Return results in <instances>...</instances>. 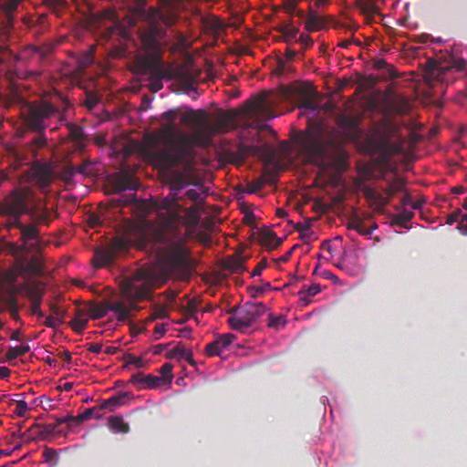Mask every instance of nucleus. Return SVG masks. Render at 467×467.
I'll list each match as a JSON object with an SVG mask.
<instances>
[{"instance_id": "nucleus-41", "label": "nucleus", "mask_w": 467, "mask_h": 467, "mask_svg": "<svg viewBox=\"0 0 467 467\" xmlns=\"http://www.w3.org/2000/svg\"><path fill=\"white\" fill-rule=\"evenodd\" d=\"M235 339V336L234 334H231V333H226V334H223L221 336H219L215 340H216V344H218L221 348V349L223 348H226L228 346H230L234 340Z\"/></svg>"}, {"instance_id": "nucleus-22", "label": "nucleus", "mask_w": 467, "mask_h": 467, "mask_svg": "<svg viewBox=\"0 0 467 467\" xmlns=\"http://www.w3.org/2000/svg\"><path fill=\"white\" fill-rule=\"evenodd\" d=\"M389 106L397 114H406L410 109V105L408 99L402 96H392L389 100Z\"/></svg>"}, {"instance_id": "nucleus-56", "label": "nucleus", "mask_w": 467, "mask_h": 467, "mask_svg": "<svg viewBox=\"0 0 467 467\" xmlns=\"http://www.w3.org/2000/svg\"><path fill=\"white\" fill-rule=\"evenodd\" d=\"M401 198V204L403 206L410 205L413 209H419L420 207V202H412L411 196L405 191Z\"/></svg>"}, {"instance_id": "nucleus-25", "label": "nucleus", "mask_w": 467, "mask_h": 467, "mask_svg": "<svg viewBox=\"0 0 467 467\" xmlns=\"http://www.w3.org/2000/svg\"><path fill=\"white\" fill-rule=\"evenodd\" d=\"M357 5L361 13L368 18H372L376 15H379V7L373 0H357Z\"/></svg>"}, {"instance_id": "nucleus-46", "label": "nucleus", "mask_w": 467, "mask_h": 467, "mask_svg": "<svg viewBox=\"0 0 467 467\" xmlns=\"http://www.w3.org/2000/svg\"><path fill=\"white\" fill-rule=\"evenodd\" d=\"M285 323H286V321H285V317L282 316H274V315L269 316L268 326L270 327L279 328L281 327H284L285 325Z\"/></svg>"}, {"instance_id": "nucleus-32", "label": "nucleus", "mask_w": 467, "mask_h": 467, "mask_svg": "<svg viewBox=\"0 0 467 467\" xmlns=\"http://www.w3.org/2000/svg\"><path fill=\"white\" fill-rule=\"evenodd\" d=\"M30 347L28 345H23L19 347H10L5 353V359L11 361L20 356L29 352Z\"/></svg>"}, {"instance_id": "nucleus-6", "label": "nucleus", "mask_w": 467, "mask_h": 467, "mask_svg": "<svg viewBox=\"0 0 467 467\" xmlns=\"http://www.w3.org/2000/svg\"><path fill=\"white\" fill-rule=\"evenodd\" d=\"M235 118L236 113L234 111H220L215 122L210 124L205 110L190 109L182 115V121L194 127L192 134V144L208 147L212 144L213 137L215 134L234 128Z\"/></svg>"}, {"instance_id": "nucleus-53", "label": "nucleus", "mask_w": 467, "mask_h": 467, "mask_svg": "<svg viewBox=\"0 0 467 467\" xmlns=\"http://www.w3.org/2000/svg\"><path fill=\"white\" fill-rule=\"evenodd\" d=\"M265 184V180L263 178H259L258 180L249 182L247 184V192L249 193H254L259 191Z\"/></svg>"}, {"instance_id": "nucleus-17", "label": "nucleus", "mask_w": 467, "mask_h": 467, "mask_svg": "<svg viewBox=\"0 0 467 467\" xmlns=\"http://www.w3.org/2000/svg\"><path fill=\"white\" fill-rule=\"evenodd\" d=\"M58 427L59 425L57 424L56 419L54 423H35L30 427V429L27 431L22 434V437L32 440H45L50 436H53L55 433L59 432V431L57 430Z\"/></svg>"}, {"instance_id": "nucleus-64", "label": "nucleus", "mask_w": 467, "mask_h": 467, "mask_svg": "<svg viewBox=\"0 0 467 467\" xmlns=\"http://www.w3.org/2000/svg\"><path fill=\"white\" fill-rule=\"evenodd\" d=\"M61 323V320L56 319L53 317H47L44 322V324L47 327L56 328L59 324Z\"/></svg>"}, {"instance_id": "nucleus-57", "label": "nucleus", "mask_w": 467, "mask_h": 467, "mask_svg": "<svg viewBox=\"0 0 467 467\" xmlns=\"http://www.w3.org/2000/svg\"><path fill=\"white\" fill-rule=\"evenodd\" d=\"M69 134L73 139L79 140L82 139L83 130L80 127L70 124L69 125Z\"/></svg>"}, {"instance_id": "nucleus-30", "label": "nucleus", "mask_w": 467, "mask_h": 467, "mask_svg": "<svg viewBox=\"0 0 467 467\" xmlns=\"http://www.w3.org/2000/svg\"><path fill=\"white\" fill-rule=\"evenodd\" d=\"M374 68L377 70H385L386 76L391 79L398 77L396 69L393 66L388 64L385 59L379 58L374 61Z\"/></svg>"}, {"instance_id": "nucleus-24", "label": "nucleus", "mask_w": 467, "mask_h": 467, "mask_svg": "<svg viewBox=\"0 0 467 467\" xmlns=\"http://www.w3.org/2000/svg\"><path fill=\"white\" fill-rule=\"evenodd\" d=\"M108 426L114 433H128L130 426L124 421L121 416H111L109 418Z\"/></svg>"}, {"instance_id": "nucleus-18", "label": "nucleus", "mask_w": 467, "mask_h": 467, "mask_svg": "<svg viewBox=\"0 0 467 467\" xmlns=\"http://www.w3.org/2000/svg\"><path fill=\"white\" fill-rule=\"evenodd\" d=\"M18 274H35L41 275L43 272V263L38 256L31 257L28 262L19 258L16 264Z\"/></svg>"}, {"instance_id": "nucleus-51", "label": "nucleus", "mask_w": 467, "mask_h": 467, "mask_svg": "<svg viewBox=\"0 0 467 467\" xmlns=\"http://www.w3.org/2000/svg\"><path fill=\"white\" fill-rule=\"evenodd\" d=\"M47 144V140L44 136H38L31 141L30 147L33 154L35 155L36 150L43 148Z\"/></svg>"}, {"instance_id": "nucleus-40", "label": "nucleus", "mask_w": 467, "mask_h": 467, "mask_svg": "<svg viewBox=\"0 0 467 467\" xmlns=\"http://www.w3.org/2000/svg\"><path fill=\"white\" fill-rule=\"evenodd\" d=\"M322 26V19L316 14L311 13L306 18V28L308 30H317Z\"/></svg>"}, {"instance_id": "nucleus-34", "label": "nucleus", "mask_w": 467, "mask_h": 467, "mask_svg": "<svg viewBox=\"0 0 467 467\" xmlns=\"http://www.w3.org/2000/svg\"><path fill=\"white\" fill-rule=\"evenodd\" d=\"M127 393H119L103 401L101 408H115L123 404L127 399Z\"/></svg>"}, {"instance_id": "nucleus-54", "label": "nucleus", "mask_w": 467, "mask_h": 467, "mask_svg": "<svg viewBox=\"0 0 467 467\" xmlns=\"http://www.w3.org/2000/svg\"><path fill=\"white\" fill-rule=\"evenodd\" d=\"M16 408L15 410V413L18 417H24L26 412L29 410L26 401L24 400H15Z\"/></svg>"}, {"instance_id": "nucleus-59", "label": "nucleus", "mask_w": 467, "mask_h": 467, "mask_svg": "<svg viewBox=\"0 0 467 467\" xmlns=\"http://www.w3.org/2000/svg\"><path fill=\"white\" fill-rule=\"evenodd\" d=\"M31 302V308L30 312L32 315L37 316L38 317H43L44 314L40 309V305L42 300H36V301H30Z\"/></svg>"}, {"instance_id": "nucleus-9", "label": "nucleus", "mask_w": 467, "mask_h": 467, "mask_svg": "<svg viewBox=\"0 0 467 467\" xmlns=\"http://www.w3.org/2000/svg\"><path fill=\"white\" fill-rule=\"evenodd\" d=\"M265 306L261 302H246L241 308L230 310L232 316L228 324L234 330L243 331L255 322L265 312Z\"/></svg>"}, {"instance_id": "nucleus-50", "label": "nucleus", "mask_w": 467, "mask_h": 467, "mask_svg": "<svg viewBox=\"0 0 467 467\" xmlns=\"http://www.w3.org/2000/svg\"><path fill=\"white\" fill-rule=\"evenodd\" d=\"M271 287L270 283H265L262 286H251L248 288V293L253 298H256L259 295L263 294L266 289Z\"/></svg>"}, {"instance_id": "nucleus-35", "label": "nucleus", "mask_w": 467, "mask_h": 467, "mask_svg": "<svg viewBox=\"0 0 467 467\" xmlns=\"http://www.w3.org/2000/svg\"><path fill=\"white\" fill-rule=\"evenodd\" d=\"M237 152L241 159H245L248 155L259 154L261 152V147L242 143L238 146Z\"/></svg>"}, {"instance_id": "nucleus-49", "label": "nucleus", "mask_w": 467, "mask_h": 467, "mask_svg": "<svg viewBox=\"0 0 467 467\" xmlns=\"http://www.w3.org/2000/svg\"><path fill=\"white\" fill-rule=\"evenodd\" d=\"M144 389H155L160 384V378L153 375H145Z\"/></svg>"}, {"instance_id": "nucleus-62", "label": "nucleus", "mask_w": 467, "mask_h": 467, "mask_svg": "<svg viewBox=\"0 0 467 467\" xmlns=\"http://www.w3.org/2000/svg\"><path fill=\"white\" fill-rule=\"evenodd\" d=\"M43 456L46 462H52L57 460V451L54 449L46 448L43 451Z\"/></svg>"}, {"instance_id": "nucleus-23", "label": "nucleus", "mask_w": 467, "mask_h": 467, "mask_svg": "<svg viewBox=\"0 0 467 467\" xmlns=\"http://www.w3.org/2000/svg\"><path fill=\"white\" fill-rule=\"evenodd\" d=\"M376 228V224H374L370 229L365 228L363 220L358 215L351 217L348 222V229L355 230L358 234L365 236L370 235L373 230H375Z\"/></svg>"}, {"instance_id": "nucleus-13", "label": "nucleus", "mask_w": 467, "mask_h": 467, "mask_svg": "<svg viewBox=\"0 0 467 467\" xmlns=\"http://www.w3.org/2000/svg\"><path fill=\"white\" fill-rule=\"evenodd\" d=\"M373 143L375 148L381 152L383 165L386 167V169H391L392 171L395 170L394 168H391V165L389 161L391 156H405L407 154V142L403 140L398 142H391L383 139L379 141H374Z\"/></svg>"}, {"instance_id": "nucleus-36", "label": "nucleus", "mask_w": 467, "mask_h": 467, "mask_svg": "<svg viewBox=\"0 0 467 467\" xmlns=\"http://www.w3.org/2000/svg\"><path fill=\"white\" fill-rule=\"evenodd\" d=\"M26 214L30 215L33 221L32 224H36L37 227L42 223L48 224L49 223L48 215L46 212L38 213L36 210L29 208V213H26Z\"/></svg>"}, {"instance_id": "nucleus-11", "label": "nucleus", "mask_w": 467, "mask_h": 467, "mask_svg": "<svg viewBox=\"0 0 467 467\" xmlns=\"http://www.w3.org/2000/svg\"><path fill=\"white\" fill-rule=\"evenodd\" d=\"M29 191L26 189H16L0 202V214L16 218L29 213L28 207Z\"/></svg>"}, {"instance_id": "nucleus-58", "label": "nucleus", "mask_w": 467, "mask_h": 467, "mask_svg": "<svg viewBox=\"0 0 467 467\" xmlns=\"http://www.w3.org/2000/svg\"><path fill=\"white\" fill-rule=\"evenodd\" d=\"M145 375L143 373H137L130 379V382L136 385L139 389H144Z\"/></svg>"}, {"instance_id": "nucleus-10", "label": "nucleus", "mask_w": 467, "mask_h": 467, "mask_svg": "<svg viewBox=\"0 0 467 467\" xmlns=\"http://www.w3.org/2000/svg\"><path fill=\"white\" fill-rule=\"evenodd\" d=\"M26 110V125L32 130L40 134H42L46 129L45 120L57 114L59 115L57 108L46 101L30 103Z\"/></svg>"}, {"instance_id": "nucleus-45", "label": "nucleus", "mask_w": 467, "mask_h": 467, "mask_svg": "<svg viewBox=\"0 0 467 467\" xmlns=\"http://www.w3.org/2000/svg\"><path fill=\"white\" fill-rule=\"evenodd\" d=\"M78 67L83 70L93 63L92 51L84 53L78 59Z\"/></svg>"}, {"instance_id": "nucleus-15", "label": "nucleus", "mask_w": 467, "mask_h": 467, "mask_svg": "<svg viewBox=\"0 0 467 467\" xmlns=\"http://www.w3.org/2000/svg\"><path fill=\"white\" fill-rule=\"evenodd\" d=\"M359 119L354 116L339 114L336 122L340 130L344 139L348 140H357L360 137V130L358 128Z\"/></svg>"}, {"instance_id": "nucleus-43", "label": "nucleus", "mask_w": 467, "mask_h": 467, "mask_svg": "<svg viewBox=\"0 0 467 467\" xmlns=\"http://www.w3.org/2000/svg\"><path fill=\"white\" fill-rule=\"evenodd\" d=\"M90 162L85 161L81 165L72 166L70 168V173H79L85 176H88L91 174V171L89 170Z\"/></svg>"}, {"instance_id": "nucleus-12", "label": "nucleus", "mask_w": 467, "mask_h": 467, "mask_svg": "<svg viewBox=\"0 0 467 467\" xmlns=\"http://www.w3.org/2000/svg\"><path fill=\"white\" fill-rule=\"evenodd\" d=\"M453 69L460 72L465 71L467 69L466 60L462 58L455 59L450 65L431 63L430 71L425 76L426 81L430 84L433 82L448 83Z\"/></svg>"}, {"instance_id": "nucleus-7", "label": "nucleus", "mask_w": 467, "mask_h": 467, "mask_svg": "<svg viewBox=\"0 0 467 467\" xmlns=\"http://www.w3.org/2000/svg\"><path fill=\"white\" fill-rule=\"evenodd\" d=\"M6 227L11 229H17L20 232L21 244H12L11 250L14 253H22L26 250L37 251L40 249L41 236L39 229L36 224H25L21 222L20 218H9Z\"/></svg>"}, {"instance_id": "nucleus-37", "label": "nucleus", "mask_w": 467, "mask_h": 467, "mask_svg": "<svg viewBox=\"0 0 467 467\" xmlns=\"http://www.w3.org/2000/svg\"><path fill=\"white\" fill-rule=\"evenodd\" d=\"M311 223L312 219H306L305 222L296 224L295 229L301 234V238L303 240H307L310 237L312 234L310 231Z\"/></svg>"}, {"instance_id": "nucleus-4", "label": "nucleus", "mask_w": 467, "mask_h": 467, "mask_svg": "<svg viewBox=\"0 0 467 467\" xmlns=\"http://www.w3.org/2000/svg\"><path fill=\"white\" fill-rule=\"evenodd\" d=\"M306 160L325 170L328 165L341 169L346 158L340 149L337 133L327 129L322 122H309L305 134L294 137Z\"/></svg>"}, {"instance_id": "nucleus-28", "label": "nucleus", "mask_w": 467, "mask_h": 467, "mask_svg": "<svg viewBox=\"0 0 467 467\" xmlns=\"http://www.w3.org/2000/svg\"><path fill=\"white\" fill-rule=\"evenodd\" d=\"M186 185H188L186 177L181 172H176L171 182V192L167 197L171 199L175 193L178 194V192Z\"/></svg>"}, {"instance_id": "nucleus-26", "label": "nucleus", "mask_w": 467, "mask_h": 467, "mask_svg": "<svg viewBox=\"0 0 467 467\" xmlns=\"http://www.w3.org/2000/svg\"><path fill=\"white\" fill-rule=\"evenodd\" d=\"M170 358H178L186 360L191 365H195L191 351L186 349L182 345L176 346L169 355Z\"/></svg>"}, {"instance_id": "nucleus-38", "label": "nucleus", "mask_w": 467, "mask_h": 467, "mask_svg": "<svg viewBox=\"0 0 467 467\" xmlns=\"http://www.w3.org/2000/svg\"><path fill=\"white\" fill-rule=\"evenodd\" d=\"M413 217V213L408 210H403L393 218V222L400 226H406L407 223L410 222Z\"/></svg>"}, {"instance_id": "nucleus-42", "label": "nucleus", "mask_w": 467, "mask_h": 467, "mask_svg": "<svg viewBox=\"0 0 467 467\" xmlns=\"http://www.w3.org/2000/svg\"><path fill=\"white\" fill-rule=\"evenodd\" d=\"M179 77L183 84V86L187 88H193L195 84V77L191 75L188 72H185L184 70H181L179 72Z\"/></svg>"}, {"instance_id": "nucleus-60", "label": "nucleus", "mask_w": 467, "mask_h": 467, "mask_svg": "<svg viewBox=\"0 0 467 467\" xmlns=\"http://www.w3.org/2000/svg\"><path fill=\"white\" fill-rule=\"evenodd\" d=\"M252 110L259 114H265L267 111L265 100L263 99L257 100L253 106Z\"/></svg>"}, {"instance_id": "nucleus-19", "label": "nucleus", "mask_w": 467, "mask_h": 467, "mask_svg": "<svg viewBox=\"0 0 467 467\" xmlns=\"http://www.w3.org/2000/svg\"><path fill=\"white\" fill-rule=\"evenodd\" d=\"M117 202L119 206H127L132 203L134 205L135 213L140 218L146 217L150 212V205L145 201H138L134 193L123 196Z\"/></svg>"}, {"instance_id": "nucleus-1", "label": "nucleus", "mask_w": 467, "mask_h": 467, "mask_svg": "<svg viewBox=\"0 0 467 467\" xmlns=\"http://www.w3.org/2000/svg\"><path fill=\"white\" fill-rule=\"evenodd\" d=\"M186 196L194 202V204L190 208H184L179 203L181 199L177 196V193L171 199L166 197L161 201V209L162 211L160 216L163 229H154L151 236L147 223L127 222L123 225L122 231L113 237L108 244L96 250L95 266L102 267L111 265L118 254L127 253L133 244L144 248L151 240L162 244L166 243L164 230L173 232L180 224L192 226L198 224L202 210L201 194L196 190L191 189L186 192Z\"/></svg>"}, {"instance_id": "nucleus-2", "label": "nucleus", "mask_w": 467, "mask_h": 467, "mask_svg": "<svg viewBox=\"0 0 467 467\" xmlns=\"http://www.w3.org/2000/svg\"><path fill=\"white\" fill-rule=\"evenodd\" d=\"M176 110L162 113L161 118L169 123L163 134L146 137L141 148L142 155L153 165L161 169H171L178 165L190 171L194 159L192 135H175L174 119Z\"/></svg>"}, {"instance_id": "nucleus-21", "label": "nucleus", "mask_w": 467, "mask_h": 467, "mask_svg": "<svg viewBox=\"0 0 467 467\" xmlns=\"http://www.w3.org/2000/svg\"><path fill=\"white\" fill-rule=\"evenodd\" d=\"M138 186L139 183L128 173L118 176L114 181V187L117 192L136 190Z\"/></svg>"}, {"instance_id": "nucleus-63", "label": "nucleus", "mask_w": 467, "mask_h": 467, "mask_svg": "<svg viewBox=\"0 0 467 467\" xmlns=\"http://www.w3.org/2000/svg\"><path fill=\"white\" fill-rule=\"evenodd\" d=\"M20 0H8L7 3L3 4V7L8 12H13L16 9V6Z\"/></svg>"}, {"instance_id": "nucleus-3", "label": "nucleus", "mask_w": 467, "mask_h": 467, "mask_svg": "<svg viewBox=\"0 0 467 467\" xmlns=\"http://www.w3.org/2000/svg\"><path fill=\"white\" fill-rule=\"evenodd\" d=\"M147 26L139 31V36L146 54L136 57L134 60L135 70L140 74H148L152 80L151 89L154 92L162 88L161 79L169 78L170 72L161 62V52L159 39L163 36L164 30L161 24L170 26L173 23V17L161 14L158 10L145 13Z\"/></svg>"}, {"instance_id": "nucleus-16", "label": "nucleus", "mask_w": 467, "mask_h": 467, "mask_svg": "<svg viewBox=\"0 0 467 467\" xmlns=\"http://www.w3.org/2000/svg\"><path fill=\"white\" fill-rule=\"evenodd\" d=\"M295 96L299 109L310 111H318L319 106L316 101L317 93L310 86H302L298 88Z\"/></svg>"}, {"instance_id": "nucleus-5", "label": "nucleus", "mask_w": 467, "mask_h": 467, "mask_svg": "<svg viewBox=\"0 0 467 467\" xmlns=\"http://www.w3.org/2000/svg\"><path fill=\"white\" fill-rule=\"evenodd\" d=\"M155 282L156 276L150 270H137L121 284V295L129 301V305L122 301L92 304L88 308L90 317L99 319L104 317L109 311H112L118 321H127L130 317V309L135 307V301L148 299L151 296Z\"/></svg>"}, {"instance_id": "nucleus-55", "label": "nucleus", "mask_w": 467, "mask_h": 467, "mask_svg": "<svg viewBox=\"0 0 467 467\" xmlns=\"http://www.w3.org/2000/svg\"><path fill=\"white\" fill-rule=\"evenodd\" d=\"M205 350L208 356H219L222 349L220 346L216 344V340H214L206 346Z\"/></svg>"}, {"instance_id": "nucleus-33", "label": "nucleus", "mask_w": 467, "mask_h": 467, "mask_svg": "<svg viewBox=\"0 0 467 467\" xmlns=\"http://www.w3.org/2000/svg\"><path fill=\"white\" fill-rule=\"evenodd\" d=\"M320 292V285L317 284H313L306 290H301L299 292L300 300L304 302L305 305H308L310 303V297L317 295Z\"/></svg>"}, {"instance_id": "nucleus-61", "label": "nucleus", "mask_w": 467, "mask_h": 467, "mask_svg": "<svg viewBox=\"0 0 467 467\" xmlns=\"http://www.w3.org/2000/svg\"><path fill=\"white\" fill-rule=\"evenodd\" d=\"M281 32L287 37L289 38H294L296 37L298 30L293 26H282L281 28Z\"/></svg>"}, {"instance_id": "nucleus-52", "label": "nucleus", "mask_w": 467, "mask_h": 467, "mask_svg": "<svg viewBox=\"0 0 467 467\" xmlns=\"http://www.w3.org/2000/svg\"><path fill=\"white\" fill-rule=\"evenodd\" d=\"M124 359L127 365H134L137 368L143 367V360L140 357H136L132 354H127Z\"/></svg>"}, {"instance_id": "nucleus-47", "label": "nucleus", "mask_w": 467, "mask_h": 467, "mask_svg": "<svg viewBox=\"0 0 467 467\" xmlns=\"http://www.w3.org/2000/svg\"><path fill=\"white\" fill-rule=\"evenodd\" d=\"M167 317V307L165 306H156L153 308L151 316L150 317V320H155L157 318H165Z\"/></svg>"}, {"instance_id": "nucleus-48", "label": "nucleus", "mask_w": 467, "mask_h": 467, "mask_svg": "<svg viewBox=\"0 0 467 467\" xmlns=\"http://www.w3.org/2000/svg\"><path fill=\"white\" fill-rule=\"evenodd\" d=\"M38 181L42 187L47 186L50 182V172L47 169L42 168L37 172Z\"/></svg>"}, {"instance_id": "nucleus-31", "label": "nucleus", "mask_w": 467, "mask_h": 467, "mask_svg": "<svg viewBox=\"0 0 467 467\" xmlns=\"http://www.w3.org/2000/svg\"><path fill=\"white\" fill-rule=\"evenodd\" d=\"M87 325L88 318L85 317L84 313L81 310H78L76 317L71 322V327L73 330L80 334L86 328Z\"/></svg>"}, {"instance_id": "nucleus-39", "label": "nucleus", "mask_w": 467, "mask_h": 467, "mask_svg": "<svg viewBox=\"0 0 467 467\" xmlns=\"http://www.w3.org/2000/svg\"><path fill=\"white\" fill-rule=\"evenodd\" d=\"M262 241L270 247H275L282 243L274 232L267 231L262 234Z\"/></svg>"}, {"instance_id": "nucleus-29", "label": "nucleus", "mask_w": 467, "mask_h": 467, "mask_svg": "<svg viewBox=\"0 0 467 467\" xmlns=\"http://www.w3.org/2000/svg\"><path fill=\"white\" fill-rule=\"evenodd\" d=\"M223 268L232 273L242 272L244 270V261L241 258H227L223 263Z\"/></svg>"}, {"instance_id": "nucleus-14", "label": "nucleus", "mask_w": 467, "mask_h": 467, "mask_svg": "<svg viewBox=\"0 0 467 467\" xmlns=\"http://www.w3.org/2000/svg\"><path fill=\"white\" fill-rule=\"evenodd\" d=\"M166 261L173 269L186 268L190 265L189 250L182 240L172 244L165 254Z\"/></svg>"}, {"instance_id": "nucleus-27", "label": "nucleus", "mask_w": 467, "mask_h": 467, "mask_svg": "<svg viewBox=\"0 0 467 467\" xmlns=\"http://www.w3.org/2000/svg\"><path fill=\"white\" fill-rule=\"evenodd\" d=\"M17 293L18 288L11 287L5 295L1 296L0 300L7 310L18 306L17 299L16 297Z\"/></svg>"}, {"instance_id": "nucleus-8", "label": "nucleus", "mask_w": 467, "mask_h": 467, "mask_svg": "<svg viewBox=\"0 0 467 467\" xmlns=\"http://www.w3.org/2000/svg\"><path fill=\"white\" fill-rule=\"evenodd\" d=\"M405 185L406 181L395 173L394 178L388 182L384 194L378 193L372 188L365 185L361 187V190L366 200L370 202V205L377 212H382L395 194L405 192Z\"/></svg>"}, {"instance_id": "nucleus-44", "label": "nucleus", "mask_w": 467, "mask_h": 467, "mask_svg": "<svg viewBox=\"0 0 467 467\" xmlns=\"http://www.w3.org/2000/svg\"><path fill=\"white\" fill-rule=\"evenodd\" d=\"M462 208L467 211V197L463 199ZM457 229L462 235H467V213L462 216Z\"/></svg>"}, {"instance_id": "nucleus-20", "label": "nucleus", "mask_w": 467, "mask_h": 467, "mask_svg": "<svg viewBox=\"0 0 467 467\" xmlns=\"http://www.w3.org/2000/svg\"><path fill=\"white\" fill-rule=\"evenodd\" d=\"M20 289L30 301L42 300L45 293V285L39 281L26 282L20 285Z\"/></svg>"}]
</instances>
